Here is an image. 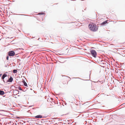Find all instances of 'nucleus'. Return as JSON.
Returning a JSON list of instances; mask_svg holds the SVG:
<instances>
[{"instance_id": "nucleus-1", "label": "nucleus", "mask_w": 125, "mask_h": 125, "mask_svg": "<svg viewBox=\"0 0 125 125\" xmlns=\"http://www.w3.org/2000/svg\"><path fill=\"white\" fill-rule=\"evenodd\" d=\"M89 27L90 29L92 31H96L97 29L96 25L93 23L90 24L89 25Z\"/></svg>"}, {"instance_id": "nucleus-2", "label": "nucleus", "mask_w": 125, "mask_h": 125, "mask_svg": "<svg viewBox=\"0 0 125 125\" xmlns=\"http://www.w3.org/2000/svg\"><path fill=\"white\" fill-rule=\"evenodd\" d=\"M90 52L92 56L95 58L96 57L97 53L96 51L94 50H90Z\"/></svg>"}, {"instance_id": "nucleus-3", "label": "nucleus", "mask_w": 125, "mask_h": 125, "mask_svg": "<svg viewBox=\"0 0 125 125\" xmlns=\"http://www.w3.org/2000/svg\"><path fill=\"white\" fill-rule=\"evenodd\" d=\"M8 54L10 56H13L15 54V53L13 51H10L8 52Z\"/></svg>"}, {"instance_id": "nucleus-4", "label": "nucleus", "mask_w": 125, "mask_h": 125, "mask_svg": "<svg viewBox=\"0 0 125 125\" xmlns=\"http://www.w3.org/2000/svg\"><path fill=\"white\" fill-rule=\"evenodd\" d=\"M13 80V78L11 76L10 78H9V79L7 80V82H12Z\"/></svg>"}, {"instance_id": "nucleus-5", "label": "nucleus", "mask_w": 125, "mask_h": 125, "mask_svg": "<svg viewBox=\"0 0 125 125\" xmlns=\"http://www.w3.org/2000/svg\"><path fill=\"white\" fill-rule=\"evenodd\" d=\"M108 21H104L101 24V25H104L106 23H107Z\"/></svg>"}, {"instance_id": "nucleus-6", "label": "nucleus", "mask_w": 125, "mask_h": 125, "mask_svg": "<svg viewBox=\"0 0 125 125\" xmlns=\"http://www.w3.org/2000/svg\"><path fill=\"white\" fill-rule=\"evenodd\" d=\"M7 76V75L5 73H4L2 75L1 78L2 79L4 80L5 78Z\"/></svg>"}, {"instance_id": "nucleus-7", "label": "nucleus", "mask_w": 125, "mask_h": 125, "mask_svg": "<svg viewBox=\"0 0 125 125\" xmlns=\"http://www.w3.org/2000/svg\"><path fill=\"white\" fill-rule=\"evenodd\" d=\"M35 117L36 118H41L42 117V115H39L36 116Z\"/></svg>"}, {"instance_id": "nucleus-8", "label": "nucleus", "mask_w": 125, "mask_h": 125, "mask_svg": "<svg viewBox=\"0 0 125 125\" xmlns=\"http://www.w3.org/2000/svg\"><path fill=\"white\" fill-rule=\"evenodd\" d=\"M4 94V92L3 91L0 90V95H3Z\"/></svg>"}, {"instance_id": "nucleus-9", "label": "nucleus", "mask_w": 125, "mask_h": 125, "mask_svg": "<svg viewBox=\"0 0 125 125\" xmlns=\"http://www.w3.org/2000/svg\"><path fill=\"white\" fill-rule=\"evenodd\" d=\"M13 72L14 73H16L17 72V70H13Z\"/></svg>"}, {"instance_id": "nucleus-10", "label": "nucleus", "mask_w": 125, "mask_h": 125, "mask_svg": "<svg viewBox=\"0 0 125 125\" xmlns=\"http://www.w3.org/2000/svg\"><path fill=\"white\" fill-rule=\"evenodd\" d=\"M23 83H24V85L25 86H27V83H26V82L24 81H23Z\"/></svg>"}, {"instance_id": "nucleus-11", "label": "nucleus", "mask_w": 125, "mask_h": 125, "mask_svg": "<svg viewBox=\"0 0 125 125\" xmlns=\"http://www.w3.org/2000/svg\"><path fill=\"white\" fill-rule=\"evenodd\" d=\"M18 89L20 90H22L21 87L20 86H19L18 87Z\"/></svg>"}, {"instance_id": "nucleus-12", "label": "nucleus", "mask_w": 125, "mask_h": 125, "mask_svg": "<svg viewBox=\"0 0 125 125\" xmlns=\"http://www.w3.org/2000/svg\"><path fill=\"white\" fill-rule=\"evenodd\" d=\"M44 14V13H43V12H40L39 13V14Z\"/></svg>"}, {"instance_id": "nucleus-13", "label": "nucleus", "mask_w": 125, "mask_h": 125, "mask_svg": "<svg viewBox=\"0 0 125 125\" xmlns=\"http://www.w3.org/2000/svg\"><path fill=\"white\" fill-rule=\"evenodd\" d=\"M8 59H9V56H7L6 59H7V60H8Z\"/></svg>"}, {"instance_id": "nucleus-14", "label": "nucleus", "mask_w": 125, "mask_h": 125, "mask_svg": "<svg viewBox=\"0 0 125 125\" xmlns=\"http://www.w3.org/2000/svg\"><path fill=\"white\" fill-rule=\"evenodd\" d=\"M2 75V74L0 73V77Z\"/></svg>"}, {"instance_id": "nucleus-15", "label": "nucleus", "mask_w": 125, "mask_h": 125, "mask_svg": "<svg viewBox=\"0 0 125 125\" xmlns=\"http://www.w3.org/2000/svg\"><path fill=\"white\" fill-rule=\"evenodd\" d=\"M3 81L4 82H5L4 81V80H3Z\"/></svg>"}]
</instances>
